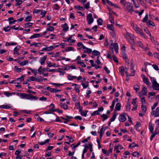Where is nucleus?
Returning <instances> with one entry per match:
<instances>
[{
  "mask_svg": "<svg viewBox=\"0 0 159 159\" xmlns=\"http://www.w3.org/2000/svg\"><path fill=\"white\" fill-rule=\"evenodd\" d=\"M43 79L42 77L41 76H39V78H37L33 76L29 77L27 79V81L30 82L31 81H36L37 82L42 81Z\"/></svg>",
  "mask_w": 159,
  "mask_h": 159,
  "instance_id": "5",
  "label": "nucleus"
},
{
  "mask_svg": "<svg viewBox=\"0 0 159 159\" xmlns=\"http://www.w3.org/2000/svg\"><path fill=\"white\" fill-rule=\"evenodd\" d=\"M151 115L154 117L159 116V107H157L155 110L153 111L152 112Z\"/></svg>",
  "mask_w": 159,
  "mask_h": 159,
  "instance_id": "8",
  "label": "nucleus"
},
{
  "mask_svg": "<svg viewBox=\"0 0 159 159\" xmlns=\"http://www.w3.org/2000/svg\"><path fill=\"white\" fill-rule=\"evenodd\" d=\"M141 92L143 95H146L147 93V88L144 87H143L142 90Z\"/></svg>",
  "mask_w": 159,
  "mask_h": 159,
  "instance_id": "30",
  "label": "nucleus"
},
{
  "mask_svg": "<svg viewBox=\"0 0 159 159\" xmlns=\"http://www.w3.org/2000/svg\"><path fill=\"white\" fill-rule=\"evenodd\" d=\"M92 54L94 56L99 57L100 56V52L96 50H94L92 51Z\"/></svg>",
  "mask_w": 159,
  "mask_h": 159,
  "instance_id": "20",
  "label": "nucleus"
},
{
  "mask_svg": "<svg viewBox=\"0 0 159 159\" xmlns=\"http://www.w3.org/2000/svg\"><path fill=\"white\" fill-rule=\"evenodd\" d=\"M20 96L22 99L25 98L28 100H36L38 99V98L34 96L31 94H26L25 93H20L17 94Z\"/></svg>",
  "mask_w": 159,
  "mask_h": 159,
  "instance_id": "2",
  "label": "nucleus"
},
{
  "mask_svg": "<svg viewBox=\"0 0 159 159\" xmlns=\"http://www.w3.org/2000/svg\"><path fill=\"white\" fill-rule=\"evenodd\" d=\"M41 15L42 16V18H43L45 16L47 12L44 10H41Z\"/></svg>",
  "mask_w": 159,
  "mask_h": 159,
  "instance_id": "49",
  "label": "nucleus"
},
{
  "mask_svg": "<svg viewBox=\"0 0 159 159\" xmlns=\"http://www.w3.org/2000/svg\"><path fill=\"white\" fill-rule=\"evenodd\" d=\"M61 108L65 110H67L68 109V106L65 104H63L62 102H61L59 104Z\"/></svg>",
  "mask_w": 159,
  "mask_h": 159,
  "instance_id": "15",
  "label": "nucleus"
},
{
  "mask_svg": "<svg viewBox=\"0 0 159 159\" xmlns=\"http://www.w3.org/2000/svg\"><path fill=\"white\" fill-rule=\"evenodd\" d=\"M14 69L15 70V71L18 73L21 72L23 70L21 68H19L17 66H14Z\"/></svg>",
  "mask_w": 159,
  "mask_h": 159,
  "instance_id": "29",
  "label": "nucleus"
},
{
  "mask_svg": "<svg viewBox=\"0 0 159 159\" xmlns=\"http://www.w3.org/2000/svg\"><path fill=\"white\" fill-rule=\"evenodd\" d=\"M14 20V18L12 17H10L8 19V20L9 21V24H11L12 23H14L15 22H16L17 21L16 20H14L13 21H11V20Z\"/></svg>",
  "mask_w": 159,
  "mask_h": 159,
  "instance_id": "32",
  "label": "nucleus"
},
{
  "mask_svg": "<svg viewBox=\"0 0 159 159\" xmlns=\"http://www.w3.org/2000/svg\"><path fill=\"white\" fill-rule=\"evenodd\" d=\"M124 36L129 41L132 40L133 42H134V36L132 34L129 32H127L124 35Z\"/></svg>",
  "mask_w": 159,
  "mask_h": 159,
  "instance_id": "6",
  "label": "nucleus"
},
{
  "mask_svg": "<svg viewBox=\"0 0 159 159\" xmlns=\"http://www.w3.org/2000/svg\"><path fill=\"white\" fill-rule=\"evenodd\" d=\"M32 17L31 16H28L25 18V21H30L31 19H32Z\"/></svg>",
  "mask_w": 159,
  "mask_h": 159,
  "instance_id": "51",
  "label": "nucleus"
},
{
  "mask_svg": "<svg viewBox=\"0 0 159 159\" xmlns=\"http://www.w3.org/2000/svg\"><path fill=\"white\" fill-rule=\"evenodd\" d=\"M129 148H134L135 147H139V145L137 144H135L134 143H132L129 145Z\"/></svg>",
  "mask_w": 159,
  "mask_h": 159,
  "instance_id": "39",
  "label": "nucleus"
},
{
  "mask_svg": "<svg viewBox=\"0 0 159 159\" xmlns=\"http://www.w3.org/2000/svg\"><path fill=\"white\" fill-rule=\"evenodd\" d=\"M121 104L120 103H117L115 107V110L116 111H119L120 110Z\"/></svg>",
  "mask_w": 159,
  "mask_h": 159,
  "instance_id": "25",
  "label": "nucleus"
},
{
  "mask_svg": "<svg viewBox=\"0 0 159 159\" xmlns=\"http://www.w3.org/2000/svg\"><path fill=\"white\" fill-rule=\"evenodd\" d=\"M29 61L27 60H24L23 62L19 63L20 65L21 66H23L26 65L28 63Z\"/></svg>",
  "mask_w": 159,
  "mask_h": 159,
  "instance_id": "44",
  "label": "nucleus"
},
{
  "mask_svg": "<svg viewBox=\"0 0 159 159\" xmlns=\"http://www.w3.org/2000/svg\"><path fill=\"white\" fill-rule=\"evenodd\" d=\"M147 24L148 25H150V26H154V23L150 20H148V21L147 22Z\"/></svg>",
  "mask_w": 159,
  "mask_h": 159,
  "instance_id": "36",
  "label": "nucleus"
},
{
  "mask_svg": "<svg viewBox=\"0 0 159 159\" xmlns=\"http://www.w3.org/2000/svg\"><path fill=\"white\" fill-rule=\"evenodd\" d=\"M10 108V107L8 106V105H3L0 106V108L5 109H8Z\"/></svg>",
  "mask_w": 159,
  "mask_h": 159,
  "instance_id": "40",
  "label": "nucleus"
},
{
  "mask_svg": "<svg viewBox=\"0 0 159 159\" xmlns=\"http://www.w3.org/2000/svg\"><path fill=\"white\" fill-rule=\"evenodd\" d=\"M3 29L5 32H6L9 31L11 30V28L9 26H7V27H4Z\"/></svg>",
  "mask_w": 159,
  "mask_h": 159,
  "instance_id": "56",
  "label": "nucleus"
},
{
  "mask_svg": "<svg viewBox=\"0 0 159 159\" xmlns=\"http://www.w3.org/2000/svg\"><path fill=\"white\" fill-rule=\"evenodd\" d=\"M65 50L66 52L70 51H75L74 48L71 47L67 48Z\"/></svg>",
  "mask_w": 159,
  "mask_h": 159,
  "instance_id": "45",
  "label": "nucleus"
},
{
  "mask_svg": "<svg viewBox=\"0 0 159 159\" xmlns=\"http://www.w3.org/2000/svg\"><path fill=\"white\" fill-rule=\"evenodd\" d=\"M124 11L127 13L131 14L134 11L132 3L127 2L123 4L122 6Z\"/></svg>",
  "mask_w": 159,
  "mask_h": 159,
  "instance_id": "1",
  "label": "nucleus"
},
{
  "mask_svg": "<svg viewBox=\"0 0 159 159\" xmlns=\"http://www.w3.org/2000/svg\"><path fill=\"white\" fill-rule=\"evenodd\" d=\"M43 36L42 34H34L30 38V39H33L41 37Z\"/></svg>",
  "mask_w": 159,
  "mask_h": 159,
  "instance_id": "11",
  "label": "nucleus"
},
{
  "mask_svg": "<svg viewBox=\"0 0 159 159\" xmlns=\"http://www.w3.org/2000/svg\"><path fill=\"white\" fill-rule=\"evenodd\" d=\"M150 80L153 89L154 90H159V84L157 82L156 79L153 77H150Z\"/></svg>",
  "mask_w": 159,
  "mask_h": 159,
  "instance_id": "3",
  "label": "nucleus"
},
{
  "mask_svg": "<svg viewBox=\"0 0 159 159\" xmlns=\"http://www.w3.org/2000/svg\"><path fill=\"white\" fill-rule=\"evenodd\" d=\"M87 20L89 24H91L93 21V18L92 17V15L91 13L89 14L87 16Z\"/></svg>",
  "mask_w": 159,
  "mask_h": 159,
  "instance_id": "7",
  "label": "nucleus"
},
{
  "mask_svg": "<svg viewBox=\"0 0 159 159\" xmlns=\"http://www.w3.org/2000/svg\"><path fill=\"white\" fill-rule=\"evenodd\" d=\"M109 19L111 23L114 24V17L112 16L111 14H109Z\"/></svg>",
  "mask_w": 159,
  "mask_h": 159,
  "instance_id": "31",
  "label": "nucleus"
},
{
  "mask_svg": "<svg viewBox=\"0 0 159 159\" xmlns=\"http://www.w3.org/2000/svg\"><path fill=\"white\" fill-rule=\"evenodd\" d=\"M119 120L121 122H124L126 120V117L124 114H122L119 116Z\"/></svg>",
  "mask_w": 159,
  "mask_h": 159,
  "instance_id": "10",
  "label": "nucleus"
},
{
  "mask_svg": "<svg viewBox=\"0 0 159 159\" xmlns=\"http://www.w3.org/2000/svg\"><path fill=\"white\" fill-rule=\"evenodd\" d=\"M16 44V43L12 42L11 43H10L9 42H7L6 43L5 46H8L10 45H15Z\"/></svg>",
  "mask_w": 159,
  "mask_h": 159,
  "instance_id": "54",
  "label": "nucleus"
},
{
  "mask_svg": "<svg viewBox=\"0 0 159 159\" xmlns=\"http://www.w3.org/2000/svg\"><path fill=\"white\" fill-rule=\"evenodd\" d=\"M29 70H30L32 72L34 75V76H36L37 74V70H33L31 68H30L29 69Z\"/></svg>",
  "mask_w": 159,
  "mask_h": 159,
  "instance_id": "47",
  "label": "nucleus"
},
{
  "mask_svg": "<svg viewBox=\"0 0 159 159\" xmlns=\"http://www.w3.org/2000/svg\"><path fill=\"white\" fill-rule=\"evenodd\" d=\"M88 112V111H83V112H81L80 114L82 116L86 117L87 116Z\"/></svg>",
  "mask_w": 159,
  "mask_h": 159,
  "instance_id": "57",
  "label": "nucleus"
},
{
  "mask_svg": "<svg viewBox=\"0 0 159 159\" xmlns=\"http://www.w3.org/2000/svg\"><path fill=\"white\" fill-rule=\"evenodd\" d=\"M75 36V35H73ZM73 35H70L69 37L67 39V41L68 42L74 43L75 42V40L72 39Z\"/></svg>",
  "mask_w": 159,
  "mask_h": 159,
  "instance_id": "19",
  "label": "nucleus"
},
{
  "mask_svg": "<svg viewBox=\"0 0 159 159\" xmlns=\"http://www.w3.org/2000/svg\"><path fill=\"white\" fill-rule=\"evenodd\" d=\"M42 43H36L34 42L33 43L31 44L30 45V47H33L34 46L35 47H40L42 46Z\"/></svg>",
  "mask_w": 159,
  "mask_h": 159,
  "instance_id": "13",
  "label": "nucleus"
},
{
  "mask_svg": "<svg viewBox=\"0 0 159 159\" xmlns=\"http://www.w3.org/2000/svg\"><path fill=\"white\" fill-rule=\"evenodd\" d=\"M107 27L109 30H112L113 33H114V27L113 25L108 24L107 25Z\"/></svg>",
  "mask_w": 159,
  "mask_h": 159,
  "instance_id": "24",
  "label": "nucleus"
},
{
  "mask_svg": "<svg viewBox=\"0 0 159 159\" xmlns=\"http://www.w3.org/2000/svg\"><path fill=\"white\" fill-rule=\"evenodd\" d=\"M119 72L122 76L124 75V73L125 72V70L124 67L123 66H121L119 67Z\"/></svg>",
  "mask_w": 159,
  "mask_h": 159,
  "instance_id": "17",
  "label": "nucleus"
},
{
  "mask_svg": "<svg viewBox=\"0 0 159 159\" xmlns=\"http://www.w3.org/2000/svg\"><path fill=\"white\" fill-rule=\"evenodd\" d=\"M24 80V77L23 75L20 78H17L16 80L19 81L20 82H21L23 81Z\"/></svg>",
  "mask_w": 159,
  "mask_h": 159,
  "instance_id": "63",
  "label": "nucleus"
},
{
  "mask_svg": "<svg viewBox=\"0 0 159 159\" xmlns=\"http://www.w3.org/2000/svg\"><path fill=\"white\" fill-rule=\"evenodd\" d=\"M67 78L69 80H72L77 78L76 76H72L68 74L67 75Z\"/></svg>",
  "mask_w": 159,
  "mask_h": 159,
  "instance_id": "22",
  "label": "nucleus"
},
{
  "mask_svg": "<svg viewBox=\"0 0 159 159\" xmlns=\"http://www.w3.org/2000/svg\"><path fill=\"white\" fill-rule=\"evenodd\" d=\"M136 44L139 47H140L142 48H144V47L142 42L140 41H138L137 42Z\"/></svg>",
  "mask_w": 159,
  "mask_h": 159,
  "instance_id": "26",
  "label": "nucleus"
},
{
  "mask_svg": "<svg viewBox=\"0 0 159 159\" xmlns=\"http://www.w3.org/2000/svg\"><path fill=\"white\" fill-rule=\"evenodd\" d=\"M47 64H48L47 66L49 67H58L59 66V65H57L55 63L52 64L50 61L48 62Z\"/></svg>",
  "mask_w": 159,
  "mask_h": 159,
  "instance_id": "14",
  "label": "nucleus"
},
{
  "mask_svg": "<svg viewBox=\"0 0 159 159\" xmlns=\"http://www.w3.org/2000/svg\"><path fill=\"white\" fill-rule=\"evenodd\" d=\"M50 111H51L52 112L54 111H57L59 113H62L63 111L62 110H60L59 109H57L56 110L55 109H50Z\"/></svg>",
  "mask_w": 159,
  "mask_h": 159,
  "instance_id": "38",
  "label": "nucleus"
},
{
  "mask_svg": "<svg viewBox=\"0 0 159 159\" xmlns=\"http://www.w3.org/2000/svg\"><path fill=\"white\" fill-rule=\"evenodd\" d=\"M130 109V104L129 103H127V104L126 106V110L127 111H129Z\"/></svg>",
  "mask_w": 159,
  "mask_h": 159,
  "instance_id": "60",
  "label": "nucleus"
},
{
  "mask_svg": "<svg viewBox=\"0 0 159 159\" xmlns=\"http://www.w3.org/2000/svg\"><path fill=\"white\" fill-rule=\"evenodd\" d=\"M77 46L78 47L77 49L78 50H80L81 48L84 49L86 48V47L81 42H79L77 43Z\"/></svg>",
  "mask_w": 159,
  "mask_h": 159,
  "instance_id": "12",
  "label": "nucleus"
},
{
  "mask_svg": "<svg viewBox=\"0 0 159 159\" xmlns=\"http://www.w3.org/2000/svg\"><path fill=\"white\" fill-rule=\"evenodd\" d=\"M140 98L141 99V102L142 105H144L145 103V98L142 95L139 96Z\"/></svg>",
  "mask_w": 159,
  "mask_h": 159,
  "instance_id": "33",
  "label": "nucleus"
},
{
  "mask_svg": "<svg viewBox=\"0 0 159 159\" xmlns=\"http://www.w3.org/2000/svg\"><path fill=\"white\" fill-rule=\"evenodd\" d=\"M148 19V14H146L144 17L143 20L142 21L143 22H145L147 21Z\"/></svg>",
  "mask_w": 159,
  "mask_h": 159,
  "instance_id": "59",
  "label": "nucleus"
},
{
  "mask_svg": "<svg viewBox=\"0 0 159 159\" xmlns=\"http://www.w3.org/2000/svg\"><path fill=\"white\" fill-rule=\"evenodd\" d=\"M100 115V114L99 112L98 111H94L93 113L91 114V116H94L95 115Z\"/></svg>",
  "mask_w": 159,
  "mask_h": 159,
  "instance_id": "61",
  "label": "nucleus"
},
{
  "mask_svg": "<svg viewBox=\"0 0 159 159\" xmlns=\"http://www.w3.org/2000/svg\"><path fill=\"white\" fill-rule=\"evenodd\" d=\"M117 116V114L115 112H114L113 115L112 116V117L110 118V121L111 122H113L114 121L116 118V116Z\"/></svg>",
  "mask_w": 159,
  "mask_h": 159,
  "instance_id": "37",
  "label": "nucleus"
},
{
  "mask_svg": "<svg viewBox=\"0 0 159 159\" xmlns=\"http://www.w3.org/2000/svg\"><path fill=\"white\" fill-rule=\"evenodd\" d=\"M133 4L134 6V7L136 8H137L139 7V4L138 3V1L137 0H135L133 2Z\"/></svg>",
  "mask_w": 159,
  "mask_h": 159,
  "instance_id": "28",
  "label": "nucleus"
},
{
  "mask_svg": "<svg viewBox=\"0 0 159 159\" xmlns=\"http://www.w3.org/2000/svg\"><path fill=\"white\" fill-rule=\"evenodd\" d=\"M98 25H103V20L101 18H99L97 21Z\"/></svg>",
  "mask_w": 159,
  "mask_h": 159,
  "instance_id": "34",
  "label": "nucleus"
},
{
  "mask_svg": "<svg viewBox=\"0 0 159 159\" xmlns=\"http://www.w3.org/2000/svg\"><path fill=\"white\" fill-rule=\"evenodd\" d=\"M4 94L7 97H9L12 95V94L8 91H5L4 92Z\"/></svg>",
  "mask_w": 159,
  "mask_h": 159,
  "instance_id": "50",
  "label": "nucleus"
},
{
  "mask_svg": "<svg viewBox=\"0 0 159 159\" xmlns=\"http://www.w3.org/2000/svg\"><path fill=\"white\" fill-rule=\"evenodd\" d=\"M89 5V2H88L85 5L84 7L87 9H89L90 8Z\"/></svg>",
  "mask_w": 159,
  "mask_h": 159,
  "instance_id": "62",
  "label": "nucleus"
},
{
  "mask_svg": "<svg viewBox=\"0 0 159 159\" xmlns=\"http://www.w3.org/2000/svg\"><path fill=\"white\" fill-rule=\"evenodd\" d=\"M152 42L155 45H159L158 43L156 41L154 37H151V38H150Z\"/></svg>",
  "mask_w": 159,
  "mask_h": 159,
  "instance_id": "43",
  "label": "nucleus"
},
{
  "mask_svg": "<svg viewBox=\"0 0 159 159\" xmlns=\"http://www.w3.org/2000/svg\"><path fill=\"white\" fill-rule=\"evenodd\" d=\"M143 81L145 84L148 85L149 86L151 84V83L149 81L148 79L146 77H144Z\"/></svg>",
  "mask_w": 159,
  "mask_h": 159,
  "instance_id": "23",
  "label": "nucleus"
},
{
  "mask_svg": "<svg viewBox=\"0 0 159 159\" xmlns=\"http://www.w3.org/2000/svg\"><path fill=\"white\" fill-rule=\"evenodd\" d=\"M45 70H47V71H48L49 72H55L56 71V69H50L49 68H45L44 69Z\"/></svg>",
  "mask_w": 159,
  "mask_h": 159,
  "instance_id": "58",
  "label": "nucleus"
},
{
  "mask_svg": "<svg viewBox=\"0 0 159 159\" xmlns=\"http://www.w3.org/2000/svg\"><path fill=\"white\" fill-rule=\"evenodd\" d=\"M77 64H80L81 66L83 67H86V65L83 62L81 61H78L77 62Z\"/></svg>",
  "mask_w": 159,
  "mask_h": 159,
  "instance_id": "52",
  "label": "nucleus"
},
{
  "mask_svg": "<svg viewBox=\"0 0 159 159\" xmlns=\"http://www.w3.org/2000/svg\"><path fill=\"white\" fill-rule=\"evenodd\" d=\"M50 139H48L46 140H45L44 142H38V143L40 145H43L45 144L46 143L49 142V141Z\"/></svg>",
  "mask_w": 159,
  "mask_h": 159,
  "instance_id": "27",
  "label": "nucleus"
},
{
  "mask_svg": "<svg viewBox=\"0 0 159 159\" xmlns=\"http://www.w3.org/2000/svg\"><path fill=\"white\" fill-rule=\"evenodd\" d=\"M101 117L103 118V121H105L108 118V116L105 114H103L101 115Z\"/></svg>",
  "mask_w": 159,
  "mask_h": 159,
  "instance_id": "42",
  "label": "nucleus"
},
{
  "mask_svg": "<svg viewBox=\"0 0 159 159\" xmlns=\"http://www.w3.org/2000/svg\"><path fill=\"white\" fill-rule=\"evenodd\" d=\"M131 25L133 29L137 34H140L143 31L137 25L134 24L133 22L131 23Z\"/></svg>",
  "mask_w": 159,
  "mask_h": 159,
  "instance_id": "4",
  "label": "nucleus"
},
{
  "mask_svg": "<svg viewBox=\"0 0 159 159\" xmlns=\"http://www.w3.org/2000/svg\"><path fill=\"white\" fill-rule=\"evenodd\" d=\"M148 128L151 133H152L154 130V127L151 122L149 124Z\"/></svg>",
  "mask_w": 159,
  "mask_h": 159,
  "instance_id": "16",
  "label": "nucleus"
},
{
  "mask_svg": "<svg viewBox=\"0 0 159 159\" xmlns=\"http://www.w3.org/2000/svg\"><path fill=\"white\" fill-rule=\"evenodd\" d=\"M113 48L116 53H118V46L117 43H114L113 44Z\"/></svg>",
  "mask_w": 159,
  "mask_h": 159,
  "instance_id": "18",
  "label": "nucleus"
},
{
  "mask_svg": "<svg viewBox=\"0 0 159 159\" xmlns=\"http://www.w3.org/2000/svg\"><path fill=\"white\" fill-rule=\"evenodd\" d=\"M47 58V56L46 55L44 56L43 57L40 58L39 62L42 65L44 64L46 59Z\"/></svg>",
  "mask_w": 159,
  "mask_h": 159,
  "instance_id": "9",
  "label": "nucleus"
},
{
  "mask_svg": "<svg viewBox=\"0 0 159 159\" xmlns=\"http://www.w3.org/2000/svg\"><path fill=\"white\" fill-rule=\"evenodd\" d=\"M62 27L63 28V30L65 32L67 31L69 28V27L67 26V25L66 23H65L63 25Z\"/></svg>",
  "mask_w": 159,
  "mask_h": 159,
  "instance_id": "21",
  "label": "nucleus"
},
{
  "mask_svg": "<svg viewBox=\"0 0 159 159\" xmlns=\"http://www.w3.org/2000/svg\"><path fill=\"white\" fill-rule=\"evenodd\" d=\"M74 7L76 9L78 10L82 11L84 10V8L83 7H80V6H74Z\"/></svg>",
  "mask_w": 159,
  "mask_h": 159,
  "instance_id": "46",
  "label": "nucleus"
},
{
  "mask_svg": "<svg viewBox=\"0 0 159 159\" xmlns=\"http://www.w3.org/2000/svg\"><path fill=\"white\" fill-rule=\"evenodd\" d=\"M32 23L29 22L25 24V26L26 28H29L30 27L32 26Z\"/></svg>",
  "mask_w": 159,
  "mask_h": 159,
  "instance_id": "55",
  "label": "nucleus"
},
{
  "mask_svg": "<svg viewBox=\"0 0 159 159\" xmlns=\"http://www.w3.org/2000/svg\"><path fill=\"white\" fill-rule=\"evenodd\" d=\"M139 34L146 39H147L148 38L147 36L143 33V31Z\"/></svg>",
  "mask_w": 159,
  "mask_h": 159,
  "instance_id": "48",
  "label": "nucleus"
},
{
  "mask_svg": "<svg viewBox=\"0 0 159 159\" xmlns=\"http://www.w3.org/2000/svg\"><path fill=\"white\" fill-rule=\"evenodd\" d=\"M44 71V69H43L42 66H40L38 70V73L39 75H41L42 73V71Z\"/></svg>",
  "mask_w": 159,
  "mask_h": 159,
  "instance_id": "41",
  "label": "nucleus"
},
{
  "mask_svg": "<svg viewBox=\"0 0 159 159\" xmlns=\"http://www.w3.org/2000/svg\"><path fill=\"white\" fill-rule=\"evenodd\" d=\"M154 56L156 58L158 59H159V53L157 52L155 53H154Z\"/></svg>",
  "mask_w": 159,
  "mask_h": 159,
  "instance_id": "64",
  "label": "nucleus"
},
{
  "mask_svg": "<svg viewBox=\"0 0 159 159\" xmlns=\"http://www.w3.org/2000/svg\"><path fill=\"white\" fill-rule=\"evenodd\" d=\"M53 9H55V10L58 11L60 9V7L57 4H55L54 5V6L53 7Z\"/></svg>",
  "mask_w": 159,
  "mask_h": 159,
  "instance_id": "35",
  "label": "nucleus"
},
{
  "mask_svg": "<svg viewBox=\"0 0 159 159\" xmlns=\"http://www.w3.org/2000/svg\"><path fill=\"white\" fill-rule=\"evenodd\" d=\"M122 55L123 58L124 60L127 59L128 58L127 54L125 52H123L122 53Z\"/></svg>",
  "mask_w": 159,
  "mask_h": 159,
  "instance_id": "53",
  "label": "nucleus"
}]
</instances>
